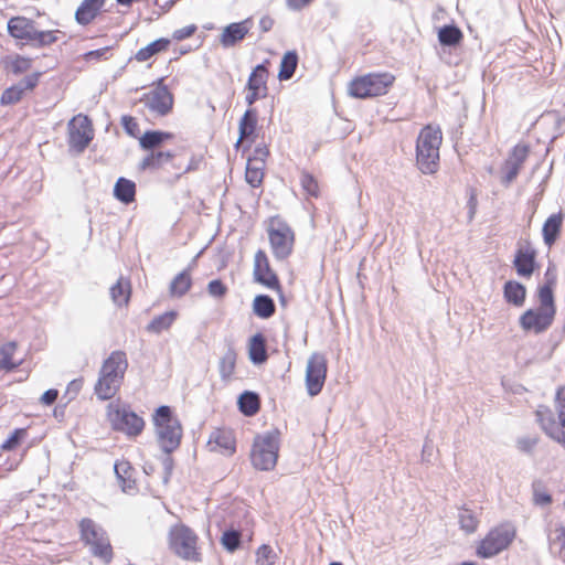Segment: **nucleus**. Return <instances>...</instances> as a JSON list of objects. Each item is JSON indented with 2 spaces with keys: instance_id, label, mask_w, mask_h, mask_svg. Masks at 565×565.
<instances>
[{
  "instance_id": "8",
  "label": "nucleus",
  "mask_w": 565,
  "mask_h": 565,
  "mask_svg": "<svg viewBox=\"0 0 565 565\" xmlns=\"http://www.w3.org/2000/svg\"><path fill=\"white\" fill-rule=\"evenodd\" d=\"M279 448L280 431L278 429L257 435L250 451L254 468L262 471L273 470L277 465Z\"/></svg>"
},
{
  "instance_id": "6",
  "label": "nucleus",
  "mask_w": 565,
  "mask_h": 565,
  "mask_svg": "<svg viewBox=\"0 0 565 565\" xmlns=\"http://www.w3.org/2000/svg\"><path fill=\"white\" fill-rule=\"evenodd\" d=\"M390 72H371L354 76L348 84V94L359 99H369L386 95L395 83Z\"/></svg>"
},
{
  "instance_id": "1",
  "label": "nucleus",
  "mask_w": 565,
  "mask_h": 565,
  "mask_svg": "<svg viewBox=\"0 0 565 565\" xmlns=\"http://www.w3.org/2000/svg\"><path fill=\"white\" fill-rule=\"evenodd\" d=\"M156 441L160 449L161 459L168 477L173 472V452L177 450V433L173 424V413L169 406H160L152 415Z\"/></svg>"
},
{
  "instance_id": "26",
  "label": "nucleus",
  "mask_w": 565,
  "mask_h": 565,
  "mask_svg": "<svg viewBox=\"0 0 565 565\" xmlns=\"http://www.w3.org/2000/svg\"><path fill=\"white\" fill-rule=\"evenodd\" d=\"M171 46V40L167 38H160L149 43L145 47L139 49L131 60L138 63H148L151 66L154 58L169 51Z\"/></svg>"
},
{
  "instance_id": "40",
  "label": "nucleus",
  "mask_w": 565,
  "mask_h": 565,
  "mask_svg": "<svg viewBox=\"0 0 565 565\" xmlns=\"http://www.w3.org/2000/svg\"><path fill=\"white\" fill-rule=\"evenodd\" d=\"M237 353L234 348L230 347L218 363V370L222 379L227 380L234 374Z\"/></svg>"
},
{
  "instance_id": "37",
  "label": "nucleus",
  "mask_w": 565,
  "mask_h": 565,
  "mask_svg": "<svg viewBox=\"0 0 565 565\" xmlns=\"http://www.w3.org/2000/svg\"><path fill=\"white\" fill-rule=\"evenodd\" d=\"M114 195L121 203H132L136 198L135 182L126 178H119L114 186Z\"/></svg>"
},
{
  "instance_id": "62",
  "label": "nucleus",
  "mask_w": 565,
  "mask_h": 565,
  "mask_svg": "<svg viewBox=\"0 0 565 565\" xmlns=\"http://www.w3.org/2000/svg\"><path fill=\"white\" fill-rule=\"evenodd\" d=\"M203 156L199 154L198 157L193 158L191 160V163L188 166L186 171H193L196 170L202 162Z\"/></svg>"
},
{
  "instance_id": "16",
  "label": "nucleus",
  "mask_w": 565,
  "mask_h": 565,
  "mask_svg": "<svg viewBox=\"0 0 565 565\" xmlns=\"http://www.w3.org/2000/svg\"><path fill=\"white\" fill-rule=\"evenodd\" d=\"M327 371V360L322 354L315 353L309 358L306 370V386L310 396H316L322 391Z\"/></svg>"
},
{
  "instance_id": "43",
  "label": "nucleus",
  "mask_w": 565,
  "mask_h": 565,
  "mask_svg": "<svg viewBox=\"0 0 565 565\" xmlns=\"http://www.w3.org/2000/svg\"><path fill=\"white\" fill-rule=\"evenodd\" d=\"M462 38L461 30L455 25H445L438 32V40L443 45H457Z\"/></svg>"
},
{
  "instance_id": "31",
  "label": "nucleus",
  "mask_w": 565,
  "mask_h": 565,
  "mask_svg": "<svg viewBox=\"0 0 565 565\" xmlns=\"http://www.w3.org/2000/svg\"><path fill=\"white\" fill-rule=\"evenodd\" d=\"M564 222V213L557 212L551 214L544 222L542 227V236L544 244L552 247L558 239Z\"/></svg>"
},
{
  "instance_id": "30",
  "label": "nucleus",
  "mask_w": 565,
  "mask_h": 565,
  "mask_svg": "<svg viewBox=\"0 0 565 565\" xmlns=\"http://www.w3.org/2000/svg\"><path fill=\"white\" fill-rule=\"evenodd\" d=\"M196 25L190 24L179 30V54L195 51L203 44V36L196 34Z\"/></svg>"
},
{
  "instance_id": "25",
  "label": "nucleus",
  "mask_w": 565,
  "mask_h": 565,
  "mask_svg": "<svg viewBox=\"0 0 565 565\" xmlns=\"http://www.w3.org/2000/svg\"><path fill=\"white\" fill-rule=\"evenodd\" d=\"M107 0H82L75 10L74 19L77 24H92L104 11Z\"/></svg>"
},
{
  "instance_id": "50",
  "label": "nucleus",
  "mask_w": 565,
  "mask_h": 565,
  "mask_svg": "<svg viewBox=\"0 0 565 565\" xmlns=\"http://www.w3.org/2000/svg\"><path fill=\"white\" fill-rule=\"evenodd\" d=\"M170 138H172V135H170V134H164V132H160V131H147L140 138V145L145 149H151V148L159 146L166 139H170Z\"/></svg>"
},
{
  "instance_id": "19",
  "label": "nucleus",
  "mask_w": 565,
  "mask_h": 565,
  "mask_svg": "<svg viewBox=\"0 0 565 565\" xmlns=\"http://www.w3.org/2000/svg\"><path fill=\"white\" fill-rule=\"evenodd\" d=\"M536 257L537 252L529 241L519 244L513 259L516 274L530 278L537 268Z\"/></svg>"
},
{
  "instance_id": "55",
  "label": "nucleus",
  "mask_w": 565,
  "mask_h": 565,
  "mask_svg": "<svg viewBox=\"0 0 565 565\" xmlns=\"http://www.w3.org/2000/svg\"><path fill=\"white\" fill-rule=\"evenodd\" d=\"M227 287L221 279L211 280L207 285V291L212 297L222 298L227 294Z\"/></svg>"
},
{
  "instance_id": "34",
  "label": "nucleus",
  "mask_w": 565,
  "mask_h": 565,
  "mask_svg": "<svg viewBox=\"0 0 565 565\" xmlns=\"http://www.w3.org/2000/svg\"><path fill=\"white\" fill-rule=\"evenodd\" d=\"M503 295L507 302L515 307H522L525 302L526 289L522 284L509 280L504 284Z\"/></svg>"
},
{
  "instance_id": "64",
  "label": "nucleus",
  "mask_w": 565,
  "mask_h": 565,
  "mask_svg": "<svg viewBox=\"0 0 565 565\" xmlns=\"http://www.w3.org/2000/svg\"><path fill=\"white\" fill-rule=\"evenodd\" d=\"M460 565H477V564H475V563H472V562H463V563H462V564H460Z\"/></svg>"
},
{
  "instance_id": "60",
  "label": "nucleus",
  "mask_w": 565,
  "mask_h": 565,
  "mask_svg": "<svg viewBox=\"0 0 565 565\" xmlns=\"http://www.w3.org/2000/svg\"><path fill=\"white\" fill-rule=\"evenodd\" d=\"M275 21L271 17L265 15L259 20V26L263 32H268L273 29Z\"/></svg>"
},
{
  "instance_id": "17",
  "label": "nucleus",
  "mask_w": 565,
  "mask_h": 565,
  "mask_svg": "<svg viewBox=\"0 0 565 565\" xmlns=\"http://www.w3.org/2000/svg\"><path fill=\"white\" fill-rule=\"evenodd\" d=\"M535 417L546 436L565 448V423H556L553 409L546 405H540L535 411Z\"/></svg>"
},
{
  "instance_id": "49",
  "label": "nucleus",
  "mask_w": 565,
  "mask_h": 565,
  "mask_svg": "<svg viewBox=\"0 0 565 565\" xmlns=\"http://www.w3.org/2000/svg\"><path fill=\"white\" fill-rule=\"evenodd\" d=\"M553 502L552 495L542 481L533 483V503L535 505L546 507Z\"/></svg>"
},
{
  "instance_id": "52",
  "label": "nucleus",
  "mask_w": 565,
  "mask_h": 565,
  "mask_svg": "<svg viewBox=\"0 0 565 565\" xmlns=\"http://www.w3.org/2000/svg\"><path fill=\"white\" fill-rule=\"evenodd\" d=\"M28 436L26 428H17L8 437V439L1 445V450L11 451L17 449L21 441Z\"/></svg>"
},
{
  "instance_id": "5",
  "label": "nucleus",
  "mask_w": 565,
  "mask_h": 565,
  "mask_svg": "<svg viewBox=\"0 0 565 565\" xmlns=\"http://www.w3.org/2000/svg\"><path fill=\"white\" fill-rule=\"evenodd\" d=\"M78 532L82 543L88 547L89 553L108 565L114 559V547L107 531L90 518H83L78 522Z\"/></svg>"
},
{
  "instance_id": "45",
  "label": "nucleus",
  "mask_w": 565,
  "mask_h": 565,
  "mask_svg": "<svg viewBox=\"0 0 565 565\" xmlns=\"http://www.w3.org/2000/svg\"><path fill=\"white\" fill-rule=\"evenodd\" d=\"M458 520L460 529L468 534L475 533L479 526V520L470 509H460Z\"/></svg>"
},
{
  "instance_id": "3",
  "label": "nucleus",
  "mask_w": 565,
  "mask_h": 565,
  "mask_svg": "<svg viewBox=\"0 0 565 565\" xmlns=\"http://www.w3.org/2000/svg\"><path fill=\"white\" fill-rule=\"evenodd\" d=\"M127 369L126 352L113 351L102 365L98 381L95 384L96 395L104 401L114 397L122 384Z\"/></svg>"
},
{
  "instance_id": "48",
  "label": "nucleus",
  "mask_w": 565,
  "mask_h": 565,
  "mask_svg": "<svg viewBox=\"0 0 565 565\" xmlns=\"http://www.w3.org/2000/svg\"><path fill=\"white\" fill-rule=\"evenodd\" d=\"M173 153L171 152H151L145 160V168L158 169L162 168L166 163H172Z\"/></svg>"
},
{
  "instance_id": "10",
  "label": "nucleus",
  "mask_w": 565,
  "mask_h": 565,
  "mask_svg": "<svg viewBox=\"0 0 565 565\" xmlns=\"http://www.w3.org/2000/svg\"><path fill=\"white\" fill-rule=\"evenodd\" d=\"M107 417L115 430L122 431L128 436L136 437L145 428V420L140 416L118 403L108 405Z\"/></svg>"
},
{
  "instance_id": "38",
  "label": "nucleus",
  "mask_w": 565,
  "mask_h": 565,
  "mask_svg": "<svg viewBox=\"0 0 565 565\" xmlns=\"http://www.w3.org/2000/svg\"><path fill=\"white\" fill-rule=\"evenodd\" d=\"M253 311L257 317L268 319L274 316L276 306L269 296L258 295L253 300Z\"/></svg>"
},
{
  "instance_id": "47",
  "label": "nucleus",
  "mask_w": 565,
  "mask_h": 565,
  "mask_svg": "<svg viewBox=\"0 0 565 565\" xmlns=\"http://www.w3.org/2000/svg\"><path fill=\"white\" fill-rule=\"evenodd\" d=\"M175 319L173 311L166 312L159 317H156L147 327V330L152 333H160L169 329Z\"/></svg>"
},
{
  "instance_id": "14",
  "label": "nucleus",
  "mask_w": 565,
  "mask_h": 565,
  "mask_svg": "<svg viewBox=\"0 0 565 565\" xmlns=\"http://www.w3.org/2000/svg\"><path fill=\"white\" fill-rule=\"evenodd\" d=\"M271 63L265 60L258 64L250 72L246 84L245 102L248 106H253L258 99L265 98L268 95V77L269 67Z\"/></svg>"
},
{
  "instance_id": "27",
  "label": "nucleus",
  "mask_w": 565,
  "mask_h": 565,
  "mask_svg": "<svg viewBox=\"0 0 565 565\" xmlns=\"http://www.w3.org/2000/svg\"><path fill=\"white\" fill-rule=\"evenodd\" d=\"M258 124V114L256 108L249 106L248 109L242 116L238 124L239 137L236 141L235 147L238 148L244 140H249L250 142L256 139V130Z\"/></svg>"
},
{
  "instance_id": "63",
  "label": "nucleus",
  "mask_w": 565,
  "mask_h": 565,
  "mask_svg": "<svg viewBox=\"0 0 565 565\" xmlns=\"http://www.w3.org/2000/svg\"><path fill=\"white\" fill-rule=\"evenodd\" d=\"M119 4L131 6L135 0H116Z\"/></svg>"
},
{
  "instance_id": "15",
  "label": "nucleus",
  "mask_w": 565,
  "mask_h": 565,
  "mask_svg": "<svg viewBox=\"0 0 565 565\" xmlns=\"http://www.w3.org/2000/svg\"><path fill=\"white\" fill-rule=\"evenodd\" d=\"M270 154L267 145L255 147L253 154L248 157L245 170V180L252 188L262 186L265 178L266 162Z\"/></svg>"
},
{
  "instance_id": "13",
  "label": "nucleus",
  "mask_w": 565,
  "mask_h": 565,
  "mask_svg": "<svg viewBox=\"0 0 565 565\" xmlns=\"http://www.w3.org/2000/svg\"><path fill=\"white\" fill-rule=\"evenodd\" d=\"M530 153L531 146L526 142H519L512 147L501 166V183L503 185H510L518 178Z\"/></svg>"
},
{
  "instance_id": "21",
  "label": "nucleus",
  "mask_w": 565,
  "mask_h": 565,
  "mask_svg": "<svg viewBox=\"0 0 565 565\" xmlns=\"http://www.w3.org/2000/svg\"><path fill=\"white\" fill-rule=\"evenodd\" d=\"M145 105L159 115H166L173 107V95L163 86H158L143 97Z\"/></svg>"
},
{
  "instance_id": "56",
  "label": "nucleus",
  "mask_w": 565,
  "mask_h": 565,
  "mask_svg": "<svg viewBox=\"0 0 565 565\" xmlns=\"http://www.w3.org/2000/svg\"><path fill=\"white\" fill-rule=\"evenodd\" d=\"M539 443L537 437H524L518 440V448L523 452H531Z\"/></svg>"
},
{
  "instance_id": "35",
  "label": "nucleus",
  "mask_w": 565,
  "mask_h": 565,
  "mask_svg": "<svg viewBox=\"0 0 565 565\" xmlns=\"http://www.w3.org/2000/svg\"><path fill=\"white\" fill-rule=\"evenodd\" d=\"M110 297L117 306H128L131 297L130 280L120 277L116 284L110 287Z\"/></svg>"
},
{
  "instance_id": "51",
  "label": "nucleus",
  "mask_w": 565,
  "mask_h": 565,
  "mask_svg": "<svg viewBox=\"0 0 565 565\" xmlns=\"http://www.w3.org/2000/svg\"><path fill=\"white\" fill-rule=\"evenodd\" d=\"M554 409L556 423H565V386L557 387L555 392Z\"/></svg>"
},
{
  "instance_id": "39",
  "label": "nucleus",
  "mask_w": 565,
  "mask_h": 565,
  "mask_svg": "<svg viewBox=\"0 0 565 565\" xmlns=\"http://www.w3.org/2000/svg\"><path fill=\"white\" fill-rule=\"evenodd\" d=\"M297 65H298L297 52L296 51L286 52L281 58L280 66H279V72H278L279 81L282 82V81L290 79L296 72Z\"/></svg>"
},
{
  "instance_id": "2",
  "label": "nucleus",
  "mask_w": 565,
  "mask_h": 565,
  "mask_svg": "<svg viewBox=\"0 0 565 565\" xmlns=\"http://www.w3.org/2000/svg\"><path fill=\"white\" fill-rule=\"evenodd\" d=\"M7 31L12 39L34 47L50 46L64 35L60 30H38L36 22L24 15L10 18Z\"/></svg>"
},
{
  "instance_id": "28",
  "label": "nucleus",
  "mask_w": 565,
  "mask_h": 565,
  "mask_svg": "<svg viewBox=\"0 0 565 565\" xmlns=\"http://www.w3.org/2000/svg\"><path fill=\"white\" fill-rule=\"evenodd\" d=\"M115 472L124 492L134 494L138 491L136 470L127 460H119L115 463Z\"/></svg>"
},
{
  "instance_id": "54",
  "label": "nucleus",
  "mask_w": 565,
  "mask_h": 565,
  "mask_svg": "<svg viewBox=\"0 0 565 565\" xmlns=\"http://www.w3.org/2000/svg\"><path fill=\"white\" fill-rule=\"evenodd\" d=\"M113 46H105L97 50L88 51L83 54V60L89 62L108 61L113 57Z\"/></svg>"
},
{
  "instance_id": "11",
  "label": "nucleus",
  "mask_w": 565,
  "mask_h": 565,
  "mask_svg": "<svg viewBox=\"0 0 565 565\" xmlns=\"http://www.w3.org/2000/svg\"><path fill=\"white\" fill-rule=\"evenodd\" d=\"M253 278L254 281L274 290L280 298H284V290L279 277L273 269L269 257L264 249H258L254 255Z\"/></svg>"
},
{
  "instance_id": "58",
  "label": "nucleus",
  "mask_w": 565,
  "mask_h": 565,
  "mask_svg": "<svg viewBox=\"0 0 565 565\" xmlns=\"http://www.w3.org/2000/svg\"><path fill=\"white\" fill-rule=\"evenodd\" d=\"M192 285L191 276L188 271L179 274V295L190 290Z\"/></svg>"
},
{
  "instance_id": "53",
  "label": "nucleus",
  "mask_w": 565,
  "mask_h": 565,
  "mask_svg": "<svg viewBox=\"0 0 565 565\" xmlns=\"http://www.w3.org/2000/svg\"><path fill=\"white\" fill-rule=\"evenodd\" d=\"M221 543L228 552H235L241 545V533L235 530H227L222 534Z\"/></svg>"
},
{
  "instance_id": "46",
  "label": "nucleus",
  "mask_w": 565,
  "mask_h": 565,
  "mask_svg": "<svg viewBox=\"0 0 565 565\" xmlns=\"http://www.w3.org/2000/svg\"><path fill=\"white\" fill-rule=\"evenodd\" d=\"M278 555L269 544H262L255 552L256 565H275Z\"/></svg>"
},
{
  "instance_id": "12",
  "label": "nucleus",
  "mask_w": 565,
  "mask_h": 565,
  "mask_svg": "<svg viewBox=\"0 0 565 565\" xmlns=\"http://www.w3.org/2000/svg\"><path fill=\"white\" fill-rule=\"evenodd\" d=\"M94 138V128L88 116L78 114L68 122V146L77 153L83 152Z\"/></svg>"
},
{
  "instance_id": "4",
  "label": "nucleus",
  "mask_w": 565,
  "mask_h": 565,
  "mask_svg": "<svg viewBox=\"0 0 565 565\" xmlns=\"http://www.w3.org/2000/svg\"><path fill=\"white\" fill-rule=\"evenodd\" d=\"M443 131L438 125L428 124L416 140V164L425 174H435L439 169V149Z\"/></svg>"
},
{
  "instance_id": "23",
  "label": "nucleus",
  "mask_w": 565,
  "mask_h": 565,
  "mask_svg": "<svg viewBox=\"0 0 565 565\" xmlns=\"http://www.w3.org/2000/svg\"><path fill=\"white\" fill-rule=\"evenodd\" d=\"M24 358L19 353L17 341H7L0 344V372L9 374L15 372L23 364Z\"/></svg>"
},
{
  "instance_id": "32",
  "label": "nucleus",
  "mask_w": 565,
  "mask_h": 565,
  "mask_svg": "<svg viewBox=\"0 0 565 565\" xmlns=\"http://www.w3.org/2000/svg\"><path fill=\"white\" fill-rule=\"evenodd\" d=\"M299 184L307 200L321 196V183L319 179L307 169L299 170Z\"/></svg>"
},
{
  "instance_id": "44",
  "label": "nucleus",
  "mask_w": 565,
  "mask_h": 565,
  "mask_svg": "<svg viewBox=\"0 0 565 565\" xmlns=\"http://www.w3.org/2000/svg\"><path fill=\"white\" fill-rule=\"evenodd\" d=\"M548 545L551 550H556L558 555L565 562V526L558 525L548 534Z\"/></svg>"
},
{
  "instance_id": "57",
  "label": "nucleus",
  "mask_w": 565,
  "mask_h": 565,
  "mask_svg": "<svg viewBox=\"0 0 565 565\" xmlns=\"http://www.w3.org/2000/svg\"><path fill=\"white\" fill-rule=\"evenodd\" d=\"M121 124L129 135L136 136L139 132V125L136 118L131 116H124L121 119Z\"/></svg>"
},
{
  "instance_id": "41",
  "label": "nucleus",
  "mask_w": 565,
  "mask_h": 565,
  "mask_svg": "<svg viewBox=\"0 0 565 565\" xmlns=\"http://www.w3.org/2000/svg\"><path fill=\"white\" fill-rule=\"evenodd\" d=\"M554 280H547L546 284L541 286L537 291V297L540 301L541 309L544 310H556L555 303H554V294H553V287H554Z\"/></svg>"
},
{
  "instance_id": "42",
  "label": "nucleus",
  "mask_w": 565,
  "mask_h": 565,
  "mask_svg": "<svg viewBox=\"0 0 565 565\" xmlns=\"http://www.w3.org/2000/svg\"><path fill=\"white\" fill-rule=\"evenodd\" d=\"M239 409L246 416L255 415L260 407L259 398L255 393L245 392L238 399Z\"/></svg>"
},
{
  "instance_id": "24",
  "label": "nucleus",
  "mask_w": 565,
  "mask_h": 565,
  "mask_svg": "<svg viewBox=\"0 0 565 565\" xmlns=\"http://www.w3.org/2000/svg\"><path fill=\"white\" fill-rule=\"evenodd\" d=\"M179 556L188 561H201L198 535L184 525H179Z\"/></svg>"
},
{
  "instance_id": "59",
  "label": "nucleus",
  "mask_w": 565,
  "mask_h": 565,
  "mask_svg": "<svg viewBox=\"0 0 565 565\" xmlns=\"http://www.w3.org/2000/svg\"><path fill=\"white\" fill-rule=\"evenodd\" d=\"M57 397L58 391L55 388H51L42 394V396L40 397V402L45 406H50L56 402Z\"/></svg>"
},
{
  "instance_id": "33",
  "label": "nucleus",
  "mask_w": 565,
  "mask_h": 565,
  "mask_svg": "<svg viewBox=\"0 0 565 565\" xmlns=\"http://www.w3.org/2000/svg\"><path fill=\"white\" fill-rule=\"evenodd\" d=\"M248 355L252 362L262 364L268 359L266 349V338L263 333L254 334L248 342Z\"/></svg>"
},
{
  "instance_id": "18",
  "label": "nucleus",
  "mask_w": 565,
  "mask_h": 565,
  "mask_svg": "<svg viewBox=\"0 0 565 565\" xmlns=\"http://www.w3.org/2000/svg\"><path fill=\"white\" fill-rule=\"evenodd\" d=\"M555 313L556 310L527 309L521 315L519 322L523 331L539 334L552 326Z\"/></svg>"
},
{
  "instance_id": "20",
  "label": "nucleus",
  "mask_w": 565,
  "mask_h": 565,
  "mask_svg": "<svg viewBox=\"0 0 565 565\" xmlns=\"http://www.w3.org/2000/svg\"><path fill=\"white\" fill-rule=\"evenodd\" d=\"M207 446L211 451L232 456L236 451V439L232 429L216 428L209 437Z\"/></svg>"
},
{
  "instance_id": "7",
  "label": "nucleus",
  "mask_w": 565,
  "mask_h": 565,
  "mask_svg": "<svg viewBox=\"0 0 565 565\" xmlns=\"http://www.w3.org/2000/svg\"><path fill=\"white\" fill-rule=\"evenodd\" d=\"M266 232L275 259H288L294 253L296 244L294 228L280 215H274L266 221Z\"/></svg>"
},
{
  "instance_id": "22",
  "label": "nucleus",
  "mask_w": 565,
  "mask_h": 565,
  "mask_svg": "<svg viewBox=\"0 0 565 565\" xmlns=\"http://www.w3.org/2000/svg\"><path fill=\"white\" fill-rule=\"evenodd\" d=\"M41 75L42 73L40 72L32 73L22 81L23 86L18 84L4 89L0 97L1 105H13L19 103L25 90L32 92L38 86Z\"/></svg>"
},
{
  "instance_id": "36",
  "label": "nucleus",
  "mask_w": 565,
  "mask_h": 565,
  "mask_svg": "<svg viewBox=\"0 0 565 565\" xmlns=\"http://www.w3.org/2000/svg\"><path fill=\"white\" fill-rule=\"evenodd\" d=\"M4 70L14 74L21 75L31 70L33 60L29 56L14 54L11 56H7L3 61Z\"/></svg>"
},
{
  "instance_id": "61",
  "label": "nucleus",
  "mask_w": 565,
  "mask_h": 565,
  "mask_svg": "<svg viewBox=\"0 0 565 565\" xmlns=\"http://www.w3.org/2000/svg\"><path fill=\"white\" fill-rule=\"evenodd\" d=\"M312 0H286L288 8L292 10H300L308 6Z\"/></svg>"
},
{
  "instance_id": "9",
  "label": "nucleus",
  "mask_w": 565,
  "mask_h": 565,
  "mask_svg": "<svg viewBox=\"0 0 565 565\" xmlns=\"http://www.w3.org/2000/svg\"><path fill=\"white\" fill-rule=\"evenodd\" d=\"M516 536V529L509 522L501 523L486 534L479 541L476 554L480 558H490L507 550Z\"/></svg>"
},
{
  "instance_id": "29",
  "label": "nucleus",
  "mask_w": 565,
  "mask_h": 565,
  "mask_svg": "<svg viewBox=\"0 0 565 565\" xmlns=\"http://www.w3.org/2000/svg\"><path fill=\"white\" fill-rule=\"evenodd\" d=\"M252 26L250 19L241 22L231 23L221 34V43L225 47L234 46L237 42L244 40Z\"/></svg>"
}]
</instances>
